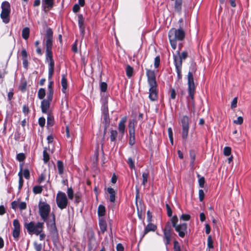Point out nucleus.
Returning <instances> with one entry per match:
<instances>
[{"label": "nucleus", "instance_id": "nucleus-1", "mask_svg": "<svg viewBox=\"0 0 251 251\" xmlns=\"http://www.w3.org/2000/svg\"><path fill=\"white\" fill-rule=\"evenodd\" d=\"M178 219L176 215L173 216L170 219V221H168L163 229V239L165 244L167 247L171 242V239L173 235H176L174 232L173 227L175 228V231L178 233V235L181 238H184L187 234V225L186 223L178 224Z\"/></svg>", "mask_w": 251, "mask_h": 251}, {"label": "nucleus", "instance_id": "nucleus-2", "mask_svg": "<svg viewBox=\"0 0 251 251\" xmlns=\"http://www.w3.org/2000/svg\"><path fill=\"white\" fill-rule=\"evenodd\" d=\"M53 32L51 28H49L44 39L46 50V60L49 63V79L51 80L54 73V62L53 59L52 47Z\"/></svg>", "mask_w": 251, "mask_h": 251}, {"label": "nucleus", "instance_id": "nucleus-3", "mask_svg": "<svg viewBox=\"0 0 251 251\" xmlns=\"http://www.w3.org/2000/svg\"><path fill=\"white\" fill-rule=\"evenodd\" d=\"M148 83L150 86L149 98L152 101L158 100L157 83L154 71L146 69Z\"/></svg>", "mask_w": 251, "mask_h": 251}, {"label": "nucleus", "instance_id": "nucleus-4", "mask_svg": "<svg viewBox=\"0 0 251 251\" xmlns=\"http://www.w3.org/2000/svg\"><path fill=\"white\" fill-rule=\"evenodd\" d=\"M180 48L173 55L174 64L177 73V79L178 80H181L182 78V61L188 57V53L187 51L184 50L180 53Z\"/></svg>", "mask_w": 251, "mask_h": 251}, {"label": "nucleus", "instance_id": "nucleus-5", "mask_svg": "<svg viewBox=\"0 0 251 251\" xmlns=\"http://www.w3.org/2000/svg\"><path fill=\"white\" fill-rule=\"evenodd\" d=\"M185 36V33L182 28L176 29L175 28H171L168 33V37L171 46L173 50H176L177 46V41H182Z\"/></svg>", "mask_w": 251, "mask_h": 251}, {"label": "nucleus", "instance_id": "nucleus-6", "mask_svg": "<svg viewBox=\"0 0 251 251\" xmlns=\"http://www.w3.org/2000/svg\"><path fill=\"white\" fill-rule=\"evenodd\" d=\"M25 227L29 234H35L37 235L43 231L44 223L38 222L36 225L33 222L25 223Z\"/></svg>", "mask_w": 251, "mask_h": 251}, {"label": "nucleus", "instance_id": "nucleus-7", "mask_svg": "<svg viewBox=\"0 0 251 251\" xmlns=\"http://www.w3.org/2000/svg\"><path fill=\"white\" fill-rule=\"evenodd\" d=\"M188 80V97H190L193 103H194V95L196 91V86L194 83L193 74L192 72L189 71L187 75Z\"/></svg>", "mask_w": 251, "mask_h": 251}, {"label": "nucleus", "instance_id": "nucleus-8", "mask_svg": "<svg viewBox=\"0 0 251 251\" xmlns=\"http://www.w3.org/2000/svg\"><path fill=\"white\" fill-rule=\"evenodd\" d=\"M50 211V207L49 204L46 202L40 201L39 203V213L44 222H46L49 213Z\"/></svg>", "mask_w": 251, "mask_h": 251}, {"label": "nucleus", "instance_id": "nucleus-9", "mask_svg": "<svg viewBox=\"0 0 251 251\" xmlns=\"http://www.w3.org/2000/svg\"><path fill=\"white\" fill-rule=\"evenodd\" d=\"M2 11L0 14L1 18L4 23L7 24L10 21V5L7 1H4L1 4Z\"/></svg>", "mask_w": 251, "mask_h": 251}, {"label": "nucleus", "instance_id": "nucleus-10", "mask_svg": "<svg viewBox=\"0 0 251 251\" xmlns=\"http://www.w3.org/2000/svg\"><path fill=\"white\" fill-rule=\"evenodd\" d=\"M180 122L182 126V138L184 140H186L189 130V117L186 115L183 116L180 119Z\"/></svg>", "mask_w": 251, "mask_h": 251}, {"label": "nucleus", "instance_id": "nucleus-11", "mask_svg": "<svg viewBox=\"0 0 251 251\" xmlns=\"http://www.w3.org/2000/svg\"><path fill=\"white\" fill-rule=\"evenodd\" d=\"M56 201L58 207L61 209H65L67 207L68 201L65 193L59 192L56 198Z\"/></svg>", "mask_w": 251, "mask_h": 251}, {"label": "nucleus", "instance_id": "nucleus-12", "mask_svg": "<svg viewBox=\"0 0 251 251\" xmlns=\"http://www.w3.org/2000/svg\"><path fill=\"white\" fill-rule=\"evenodd\" d=\"M137 122L136 120L132 119L129 121L128 123V131L129 134V144L133 146L135 142V127Z\"/></svg>", "mask_w": 251, "mask_h": 251}, {"label": "nucleus", "instance_id": "nucleus-13", "mask_svg": "<svg viewBox=\"0 0 251 251\" xmlns=\"http://www.w3.org/2000/svg\"><path fill=\"white\" fill-rule=\"evenodd\" d=\"M13 226V236L16 240H18L20 232V224L17 219L14 220Z\"/></svg>", "mask_w": 251, "mask_h": 251}, {"label": "nucleus", "instance_id": "nucleus-14", "mask_svg": "<svg viewBox=\"0 0 251 251\" xmlns=\"http://www.w3.org/2000/svg\"><path fill=\"white\" fill-rule=\"evenodd\" d=\"M78 25L80 30L81 35L82 37L83 38L85 34V26L84 25V19L81 14L78 15Z\"/></svg>", "mask_w": 251, "mask_h": 251}, {"label": "nucleus", "instance_id": "nucleus-15", "mask_svg": "<svg viewBox=\"0 0 251 251\" xmlns=\"http://www.w3.org/2000/svg\"><path fill=\"white\" fill-rule=\"evenodd\" d=\"M54 0H42L43 9L45 12L49 11L53 5Z\"/></svg>", "mask_w": 251, "mask_h": 251}, {"label": "nucleus", "instance_id": "nucleus-16", "mask_svg": "<svg viewBox=\"0 0 251 251\" xmlns=\"http://www.w3.org/2000/svg\"><path fill=\"white\" fill-rule=\"evenodd\" d=\"M157 226L151 223H149L146 226H145L143 237L151 231H155L157 229Z\"/></svg>", "mask_w": 251, "mask_h": 251}, {"label": "nucleus", "instance_id": "nucleus-17", "mask_svg": "<svg viewBox=\"0 0 251 251\" xmlns=\"http://www.w3.org/2000/svg\"><path fill=\"white\" fill-rule=\"evenodd\" d=\"M125 123H126V118H123L119 124V131L121 134V136L123 137L125 129Z\"/></svg>", "mask_w": 251, "mask_h": 251}, {"label": "nucleus", "instance_id": "nucleus-18", "mask_svg": "<svg viewBox=\"0 0 251 251\" xmlns=\"http://www.w3.org/2000/svg\"><path fill=\"white\" fill-rule=\"evenodd\" d=\"M182 0H175L174 8L175 11L181 13L182 10Z\"/></svg>", "mask_w": 251, "mask_h": 251}, {"label": "nucleus", "instance_id": "nucleus-19", "mask_svg": "<svg viewBox=\"0 0 251 251\" xmlns=\"http://www.w3.org/2000/svg\"><path fill=\"white\" fill-rule=\"evenodd\" d=\"M50 101L49 100H43L41 103V108L42 111L43 113H46L48 109L49 108L50 105Z\"/></svg>", "mask_w": 251, "mask_h": 251}, {"label": "nucleus", "instance_id": "nucleus-20", "mask_svg": "<svg viewBox=\"0 0 251 251\" xmlns=\"http://www.w3.org/2000/svg\"><path fill=\"white\" fill-rule=\"evenodd\" d=\"M107 192L110 194V201L112 202H114L115 200V192L112 188L108 187Z\"/></svg>", "mask_w": 251, "mask_h": 251}, {"label": "nucleus", "instance_id": "nucleus-21", "mask_svg": "<svg viewBox=\"0 0 251 251\" xmlns=\"http://www.w3.org/2000/svg\"><path fill=\"white\" fill-rule=\"evenodd\" d=\"M134 74L133 68L129 65H126V76L130 78L132 77Z\"/></svg>", "mask_w": 251, "mask_h": 251}, {"label": "nucleus", "instance_id": "nucleus-22", "mask_svg": "<svg viewBox=\"0 0 251 251\" xmlns=\"http://www.w3.org/2000/svg\"><path fill=\"white\" fill-rule=\"evenodd\" d=\"M61 85L62 86V92L64 93H66V90L67 88V81L64 75H62L61 80Z\"/></svg>", "mask_w": 251, "mask_h": 251}, {"label": "nucleus", "instance_id": "nucleus-23", "mask_svg": "<svg viewBox=\"0 0 251 251\" xmlns=\"http://www.w3.org/2000/svg\"><path fill=\"white\" fill-rule=\"evenodd\" d=\"M57 167L59 174L62 175L64 172V165L63 162L60 160L57 161Z\"/></svg>", "mask_w": 251, "mask_h": 251}, {"label": "nucleus", "instance_id": "nucleus-24", "mask_svg": "<svg viewBox=\"0 0 251 251\" xmlns=\"http://www.w3.org/2000/svg\"><path fill=\"white\" fill-rule=\"evenodd\" d=\"M214 246H213V241L212 238V237L211 235H209L207 238V251L208 249L209 251L210 249H213Z\"/></svg>", "mask_w": 251, "mask_h": 251}, {"label": "nucleus", "instance_id": "nucleus-25", "mask_svg": "<svg viewBox=\"0 0 251 251\" xmlns=\"http://www.w3.org/2000/svg\"><path fill=\"white\" fill-rule=\"evenodd\" d=\"M29 29L28 27L24 28L22 30V37L25 39H27L29 37Z\"/></svg>", "mask_w": 251, "mask_h": 251}, {"label": "nucleus", "instance_id": "nucleus-26", "mask_svg": "<svg viewBox=\"0 0 251 251\" xmlns=\"http://www.w3.org/2000/svg\"><path fill=\"white\" fill-rule=\"evenodd\" d=\"M98 215L100 216H103L105 213V207L102 205H99L98 210Z\"/></svg>", "mask_w": 251, "mask_h": 251}, {"label": "nucleus", "instance_id": "nucleus-27", "mask_svg": "<svg viewBox=\"0 0 251 251\" xmlns=\"http://www.w3.org/2000/svg\"><path fill=\"white\" fill-rule=\"evenodd\" d=\"M100 229L102 233H104L107 229V224L105 221H100Z\"/></svg>", "mask_w": 251, "mask_h": 251}, {"label": "nucleus", "instance_id": "nucleus-28", "mask_svg": "<svg viewBox=\"0 0 251 251\" xmlns=\"http://www.w3.org/2000/svg\"><path fill=\"white\" fill-rule=\"evenodd\" d=\"M189 155L191 159V164L193 165L196 158V153L195 151L193 150H190L189 151Z\"/></svg>", "mask_w": 251, "mask_h": 251}, {"label": "nucleus", "instance_id": "nucleus-29", "mask_svg": "<svg viewBox=\"0 0 251 251\" xmlns=\"http://www.w3.org/2000/svg\"><path fill=\"white\" fill-rule=\"evenodd\" d=\"M198 177L199 178V184L201 188H203L205 183V178L203 176H201L200 175L198 174Z\"/></svg>", "mask_w": 251, "mask_h": 251}, {"label": "nucleus", "instance_id": "nucleus-30", "mask_svg": "<svg viewBox=\"0 0 251 251\" xmlns=\"http://www.w3.org/2000/svg\"><path fill=\"white\" fill-rule=\"evenodd\" d=\"M47 148H45L43 151V160L45 163H47L50 159V156L47 151Z\"/></svg>", "mask_w": 251, "mask_h": 251}, {"label": "nucleus", "instance_id": "nucleus-31", "mask_svg": "<svg viewBox=\"0 0 251 251\" xmlns=\"http://www.w3.org/2000/svg\"><path fill=\"white\" fill-rule=\"evenodd\" d=\"M149 176V173L148 172H144L142 174V177H143V181H142V184L143 185H145L148 181V178Z\"/></svg>", "mask_w": 251, "mask_h": 251}, {"label": "nucleus", "instance_id": "nucleus-32", "mask_svg": "<svg viewBox=\"0 0 251 251\" xmlns=\"http://www.w3.org/2000/svg\"><path fill=\"white\" fill-rule=\"evenodd\" d=\"M127 163L129 165V168L131 170L135 169L134 165V161L132 159L131 157H129L127 160Z\"/></svg>", "mask_w": 251, "mask_h": 251}, {"label": "nucleus", "instance_id": "nucleus-33", "mask_svg": "<svg viewBox=\"0 0 251 251\" xmlns=\"http://www.w3.org/2000/svg\"><path fill=\"white\" fill-rule=\"evenodd\" d=\"M45 95H46L45 90L43 88H40L39 90V91L38 93V98L40 99H43L45 97Z\"/></svg>", "mask_w": 251, "mask_h": 251}, {"label": "nucleus", "instance_id": "nucleus-34", "mask_svg": "<svg viewBox=\"0 0 251 251\" xmlns=\"http://www.w3.org/2000/svg\"><path fill=\"white\" fill-rule=\"evenodd\" d=\"M42 190V187L40 186H35L33 188V191L35 194H40Z\"/></svg>", "mask_w": 251, "mask_h": 251}, {"label": "nucleus", "instance_id": "nucleus-35", "mask_svg": "<svg viewBox=\"0 0 251 251\" xmlns=\"http://www.w3.org/2000/svg\"><path fill=\"white\" fill-rule=\"evenodd\" d=\"M160 56L158 55L154 58V66L155 68H158L160 66Z\"/></svg>", "mask_w": 251, "mask_h": 251}, {"label": "nucleus", "instance_id": "nucleus-36", "mask_svg": "<svg viewBox=\"0 0 251 251\" xmlns=\"http://www.w3.org/2000/svg\"><path fill=\"white\" fill-rule=\"evenodd\" d=\"M19 189H21L23 185L24 180L23 179V176L22 174V171L19 173Z\"/></svg>", "mask_w": 251, "mask_h": 251}, {"label": "nucleus", "instance_id": "nucleus-37", "mask_svg": "<svg viewBox=\"0 0 251 251\" xmlns=\"http://www.w3.org/2000/svg\"><path fill=\"white\" fill-rule=\"evenodd\" d=\"M231 149L229 147H225L224 149V154L228 156L231 154Z\"/></svg>", "mask_w": 251, "mask_h": 251}, {"label": "nucleus", "instance_id": "nucleus-38", "mask_svg": "<svg viewBox=\"0 0 251 251\" xmlns=\"http://www.w3.org/2000/svg\"><path fill=\"white\" fill-rule=\"evenodd\" d=\"M117 136V132L116 130H112L110 132V140L111 141L115 140Z\"/></svg>", "mask_w": 251, "mask_h": 251}, {"label": "nucleus", "instance_id": "nucleus-39", "mask_svg": "<svg viewBox=\"0 0 251 251\" xmlns=\"http://www.w3.org/2000/svg\"><path fill=\"white\" fill-rule=\"evenodd\" d=\"M165 206H166V208L167 209V213L168 216L170 217H173L172 216L173 212H172V210L170 206L168 203H166Z\"/></svg>", "mask_w": 251, "mask_h": 251}, {"label": "nucleus", "instance_id": "nucleus-40", "mask_svg": "<svg viewBox=\"0 0 251 251\" xmlns=\"http://www.w3.org/2000/svg\"><path fill=\"white\" fill-rule=\"evenodd\" d=\"M204 193L203 192V190L202 189H200L199 190V201L201 202H202L204 198Z\"/></svg>", "mask_w": 251, "mask_h": 251}, {"label": "nucleus", "instance_id": "nucleus-41", "mask_svg": "<svg viewBox=\"0 0 251 251\" xmlns=\"http://www.w3.org/2000/svg\"><path fill=\"white\" fill-rule=\"evenodd\" d=\"M174 251H180V246L179 243L177 240L174 241Z\"/></svg>", "mask_w": 251, "mask_h": 251}, {"label": "nucleus", "instance_id": "nucleus-42", "mask_svg": "<svg viewBox=\"0 0 251 251\" xmlns=\"http://www.w3.org/2000/svg\"><path fill=\"white\" fill-rule=\"evenodd\" d=\"M67 194L69 199L72 200L74 198V192L71 187L69 188L67 190Z\"/></svg>", "mask_w": 251, "mask_h": 251}, {"label": "nucleus", "instance_id": "nucleus-43", "mask_svg": "<svg viewBox=\"0 0 251 251\" xmlns=\"http://www.w3.org/2000/svg\"><path fill=\"white\" fill-rule=\"evenodd\" d=\"M190 215L187 214H183L180 217V219L184 221H188L190 219Z\"/></svg>", "mask_w": 251, "mask_h": 251}, {"label": "nucleus", "instance_id": "nucleus-44", "mask_svg": "<svg viewBox=\"0 0 251 251\" xmlns=\"http://www.w3.org/2000/svg\"><path fill=\"white\" fill-rule=\"evenodd\" d=\"M53 94V91L51 90L50 91H49L47 95V98L46 100H49V101L51 102L52 99Z\"/></svg>", "mask_w": 251, "mask_h": 251}, {"label": "nucleus", "instance_id": "nucleus-45", "mask_svg": "<svg viewBox=\"0 0 251 251\" xmlns=\"http://www.w3.org/2000/svg\"><path fill=\"white\" fill-rule=\"evenodd\" d=\"M243 123V118L241 116L237 118V120L234 121V123L236 125H241Z\"/></svg>", "mask_w": 251, "mask_h": 251}, {"label": "nucleus", "instance_id": "nucleus-46", "mask_svg": "<svg viewBox=\"0 0 251 251\" xmlns=\"http://www.w3.org/2000/svg\"><path fill=\"white\" fill-rule=\"evenodd\" d=\"M237 97H235L234 98L232 102H231V109H234L235 108V107H237Z\"/></svg>", "mask_w": 251, "mask_h": 251}, {"label": "nucleus", "instance_id": "nucleus-47", "mask_svg": "<svg viewBox=\"0 0 251 251\" xmlns=\"http://www.w3.org/2000/svg\"><path fill=\"white\" fill-rule=\"evenodd\" d=\"M34 246L36 251H41L42 250V246L41 244H38L37 242L34 243Z\"/></svg>", "mask_w": 251, "mask_h": 251}, {"label": "nucleus", "instance_id": "nucleus-48", "mask_svg": "<svg viewBox=\"0 0 251 251\" xmlns=\"http://www.w3.org/2000/svg\"><path fill=\"white\" fill-rule=\"evenodd\" d=\"M17 159L20 161H22L25 159V155L23 153H19L17 155Z\"/></svg>", "mask_w": 251, "mask_h": 251}, {"label": "nucleus", "instance_id": "nucleus-49", "mask_svg": "<svg viewBox=\"0 0 251 251\" xmlns=\"http://www.w3.org/2000/svg\"><path fill=\"white\" fill-rule=\"evenodd\" d=\"M107 84L105 82H101L100 84V90L101 91L105 92L107 89Z\"/></svg>", "mask_w": 251, "mask_h": 251}, {"label": "nucleus", "instance_id": "nucleus-50", "mask_svg": "<svg viewBox=\"0 0 251 251\" xmlns=\"http://www.w3.org/2000/svg\"><path fill=\"white\" fill-rule=\"evenodd\" d=\"M170 92V98L173 100L175 99L176 97V92L175 90L174 89H172Z\"/></svg>", "mask_w": 251, "mask_h": 251}, {"label": "nucleus", "instance_id": "nucleus-51", "mask_svg": "<svg viewBox=\"0 0 251 251\" xmlns=\"http://www.w3.org/2000/svg\"><path fill=\"white\" fill-rule=\"evenodd\" d=\"M21 55L22 56L23 59H27V53L25 49L22 50L21 51Z\"/></svg>", "mask_w": 251, "mask_h": 251}, {"label": "nucleus", "instance_id": "nucleus-52", "mask_svg": "<svg viewBox=\"0 0 251 251\" xmlns=\"http://www.w3.org/2000/svg\"><path fill=\"white\" fill-rule=\"evenodd\" d=\"M39 124L41 126H44L45 124V119L43 117L40 118L39 119Z\"/></svg>", "mask_w": 251, "mask_h": 251}, {"label": "nucleus", "instance_id": "nucleus-53", "mask_svg": "<svg viewBox=\"0 0 251 251\" xmlns=\"http://www.w3.org/2000/svg\"><path fill=\"white\" fill-rule=\"evenodd\" d=\"M19 207L21 210H24L26 207V204L25 202H21L19 204Z\"/></svg>", "mask_w": 251, "mask_h": 251}, {"label": "nucleus", "instance_id": "nucleus-54", "mask_svg": "<svg viewBox=\"0 0 251 251\" xmlns=\"http://www.w3.org/2000/svg\"><path fill=\"white\" fill-rule=\"evenodd\" d=\"M205 233L206 234H209L211 231V227L208 224H206L205 226Z\"/></svg>", "mask_w": 251, "mask_h": 251}, {"label": "nucleus", "instance_id": "nucleus-55", "mask_svg": "<svg viewBox=\"0 0 251 251\" xmlns=\"http://www.w3.org/2000/svg\"><path fill=\"white\" fill-rule=\"evenodd\" d=\"M104 122H105V126H108L109 122V119L108 118V115L106 113H105V112H104Z\"/></svg>", "mask_w": 251, "mask_h": 251}, {"label": "nucleus", "instance_id": "nucleus-56", "mask_svg": "<svg viewBox=\"0 0 251 251\" xmlns=\"http://www.w3.org/2000/svg\"><path fill=\"white\" fill-rule=\"evenodd\" d=\"M117 251H124V247L122 244H118L116 247Z\"/></svg>", "mask_w": 251, "mask_h": 251}, {"label": "nucleus", "instance_id": "nucleus-57", "mask_svg": "<svg viewBox=\"0 0 251 251\" xmlns=\"http://www.w3.org/2000/svg\"><path fill=\"white\" fill-rule=\"evenodd\" d=\"M118 179V176L116 175L115 174H113L111 179V181L113 184L116 183L117 180Z\"/></svg>", "mask_w": 251, "mask_h": 251}, {"label": "nucleus", "instance_id": "nucleus-58", "mask_svg": "<svg viewBox=\"0 0 251 251\" xmlns=\"http://www.w3.org/2000/svg\"><path fill=\"white\" fill-rule=\"evenodd\" d=\"M24 175L25 178L28 179L29 178L30 174L29 171L27 169H25L24 170Z\"/></svg>", "mask_w": 251, "mask_h": 251}, {"label": "nucleus", "instance_id": "nucleus-59", "mask_svg": "<svg viewBox=\"0 0 251 251\" xmlns=\"http://www.w3.org/2000/svg\"><path fill=\"white\" fill-rule=\"evenodd\" d=\"M147 220L149 223H151L152 221V215L151 213L149 210L147 211Z\"/></svg>", "mask_w": 251, "mask_h": 251}, {"label": "nucleus", "instance_id": "nucleus-60", "mask_svg": "<svg viewBox=\"0 0 251 251\" xmlns=\"http://www.w3.org/2000/svg\"><path fill=\"white\" fill-rule=\"evenodd\" d=\"M200 221L201 222H204L205 220L206 217H205V214H204V213L201 212V213H200Z\"/></svg>", "mask_w": 251, "mask_h": 251}, {"label": "nucleus", "instance_id": "nucleus-61", "mask_svg": "<svg viewBox=\"0 0 251 251\" xmlns=\"http://www.w3.org/2000/svg\"><path fill=\"white\" fill-rule=\"evenodd\" d=\"M45 179V175L44 174H41L39 179H38V182L41 183L43 181H44Z\"/></svg>", "mask_w": 251, "mask_h": 251}, {"label": "nucleus", "instance_id": "nucleus-62", "mask_svg": "<svg viewBox=\"0 0 251 251\" xmlns=\"http://www.w3.org/2000/svg\"><path fill=\"white\" fill-rule=\"evenodd\" d=\"M53 118L51 117H48V119H47L48 125L52 126L53 125Z\"/></svg>", "mask_w": 251, "mask_h": 251}, {"label": "nucleus", "instance_id": "nucleus-63", "mask_svg": "<svg viewBox=\"0 0 251 251\" xmlns=\"http://www.w3.org/2000/svg\"><path fill=\"white\" fill-rule=\"evenodd\" d=\"M80 7L78 5L75 4L73 7V11L75 13L78 12L79 10Z\"/></svg>", "mask_w": 251, "mask_h": 251}, {"label": "nucleus", "instance_id": "nucleus-64", "mask_svg": "<svg viewBox=\"0 0 251 251\" xmlns=\"http://www.w3.org/2000/svg\"><path fill=\"white\" fill-rule=\"evenodd\" d=\"M18 206V202L16 201H14L11 203V207L13 209H16Z\"/></svg>", "mask_w": 251, "mask_h": 251}]
</instances>
